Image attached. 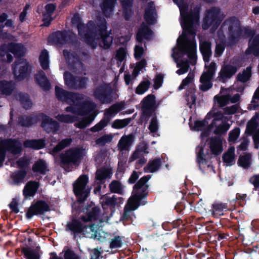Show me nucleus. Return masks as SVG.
<instances>
[{"label": "nucleus", "mask_w": 259, "mask_h": 259, "mask_svg": "<svg viewBox=\"0 0 259 259\" xmlns=\"http://www.w3.org/2000/svg\"><path fill=\"white\" fill-rule=\"evenodd\" d=\"M89 178L85 175L80 176L73 184V192L76 198V202L71 204L72 211L75 214L84 212L85 215H80L79 219L84 223L96 221L99 219L101 209L94 203L91 202L85 206L82 204L88 197L90 190L86 189Z\"/></svg>", "instance_id": "nucleus-1"}, {"label": "nucleus", "mask_w": 259, "mask_h": 259, "mask_svg": "<svg viewBox=\"0 0 259 259\" xmlns=\"http://www.w3.org/2000/svg\"><path fill=\"white\" fill-rule=\"evenodd\" d=\"M224 29L228 30V39L230 45L237 43L242 34L240 22L235 16L230 17L223 22L218 31L220 36L222 35L225 36L223 32Z\"/></svg>", "instance_id": "nucleus-2"}, {"label": "nucleus", "mask_w": 259, "mask_h": 259, "mask_svg": "<svg viewBox=\"0 0 259 259\" xmlns=\"http://www.w3.org/2000/svg\"><path fill=\"white\" fill-rule=\"evenodd\" d=\"M225 15L221 9L212 7L205 11L202 23L203 30H207L210 27V31L214 32L222 23Z\"/></svg>", "instance_id": "nucleus-3"}, {"label": "nucleus", "mask_w": 259, "mask_h": 259, "mask_svg": "<svg viewBox=\"0 0 259 259\" xmlns=\"http://www.w3.org/2000/svg\"><path fill=\"white\" fill-rule=\"evenodd\" d=\"M26 51V49L21 44H4L0 47V57L3 61L10 63L13 60V56L9 52L12 53L16 57H19L23 56Z\"/></svg>", "instance_id": "nucleus-4"}, {"label": "nucleus", "mask_w": 259, "mask_h": 259, "mask_svg": "<svg viewBox=\"0 0 259 259\" xmlns=\"http://www.w3.org/2000/svg\"><path fill=\"white\" fill-rule=\"evenodd\" d=\"M199 14L200 8L195 7L189 12H186L182 15L183 22L181 23L182 27L184 31H187L190 35H196V30L194 28L193 24L194 22L199 21Z\"/></svg>", "instance_id": "nucleus-5"}, {"label": "nucleus", "mask_w": 259, "mask_h": 259, "mask_svg": "<svg viewBox=\"0 0 259 259\" xmlns=\"http://www.w3.org/2000/svg\"><path fill=\"white\" fill-rule=\"evenodd\" d=\"M89 27L87 28L84 24L81 23L77 25L78 34L84 39L85 42L95 48L97 44L95 41L96 33V31L98 28L97 24H96L93 21H90L88 22Z\"/></svg>", "instance_id": "nucleus-6"}, {"label": "nucleus", "mask_w": 259, "mask_h": 259, "mask_svg": "<svg viewBox=\"0 0 259 259\" xmlns=\"http://www.w3.org/2000/svg\"><path fill=\"white\" fill-rule=\"evenodd\" d=\"M97 27L96 39L101 38V41L99 44L101 47L105 50L109 49L112 45L113 38L110 36V32L107 31V22L105 19L100 20L97 23Z\"/></svg>", "instance_id": "nucleus-7"}, {"label": "nucleus", "mask_w": 259, "mask_h": 259, "mask_svg": "<svg viewBox=\"0 0 259 259\" xmlns=\"http://www.w3.org/2000/svg\"><path fill=\"white\" fill-rule=\"evenodd\" d=\"M6 151L13 154L20 153L22 151L21 143L15 140H2L0 139V166L4 160Z\"/></svg>", "instance_id": "nucleus-8"}, {"label": "nucleus", "mask_w": 259, "mask_h": 259, "mask_svg": "<svg viewBox=\"0 0 259 259\" xmlns=\"http://www.w3.org/2000/svg\"><path fill=\"white\" fill-rule=\"evenodd\" d=\"M113 89L108 84L97 87L94 90V98L102 104H109L113 100Z\"/></svg>", "instance_id": "nucleus-9"}, {"label": "nucleus", "mask_w": 259, "mask_h": 259, "mask_svg": "<svg viewBox=\"0 0 259 259\" xmlns=\"http://www.w3.org/2000/svg\"><path fill=\"white\" fill-rule=\"evenodd\" d=\"M84 155V149L80 147L72 148L66 151V172L70 170V164L78 166Z\"/></svg>", "instance_id": "nucleus-10"}, {"label": "nucleus", "mask_w": 259, "mask_h": 259, "mask_svg": "<svg viewBox=\"0 0 259 259\" xmlns=\"http://www.w3.org/2000/svg\"><path fill=\"white\" fill-rule=\"evenodd\" d=\"M66 64H68L69 69L76 74H82L85 70V66L77 53L73 52L70 54L66 50Z\"/></svg>", "instance_id": "nucleus-11"}, {"label": "nucleus", "mask_w": 259, "mask_h": 259, "mask_svg": "<svg viewBox=\"0 0 259 259\" xmlns=\"http://www.w3.org/2000/svg\"><path fill=\"white\" fill-rule=\"evenodd\" d=\"M142 114L141 119L146 121L156 109V97L153 94H149L142 101Z\"/></svg>", "instance_id": "nucleus-12"}, {"label": "nucleus", "mask_w": 259, "mask_h": 259, "mask_svg": "<svg viewBox=\"0 0 259 259\" xmlns=\"http://www.w3.org/2000/svg\"><path fill=\"white\" fill-rule=\"evenodd\" d=\"M67 229L74 234L82 233L85 235L87 233L93 232L95 230V224L90 223L88 225L82 223L78 220L73 219L70 223H68Z\"/></svg>", "instance_id": "nucleus-13"}, {"label": "nucleus", "mask_w": 259, "mask_h": 259, "mask_svg": "<svg viewBox=\"0 0 259 259\" xmlns=\"http://www.w3.org/2000/svg\"><path fill=\"white\" fill-rule=\"evenodd\" d=\"M88 78L84 76H76L66 71V85L75 90H82L87 87Z\"/></svg>", "instance_id": "nucleus-14"}, {"label": "nucleus", "mask_w": 259, "mask_h": 259, "mask_svg": "<svg viewBox=\"0 0 259 259\" xmlns=\"http://www.w3.org/2000/svg\"><path fill=\"white\" fill-rule=\"evenodd\" d=\"M123 199L122 197H117L115 195L112 197L108 196L107 194L103 195L100 198V203L105 213L108 212L106 209H110V215H112L115 211L116 206Z\"/></svg>", "instance_id": "nucleus-15"}, {"label": "nucleus", "mask_w": 259, "mask_h": 259, "mask_svg": "<svg viewBox=\"0 0 259 259\" xmlns=\"http://www.w3.org/2000/svg\"><path fill=\"white\" fill-rule=\"evenodd\" d=\"M13 71L15 77L20 80L26 77L28 73L29 64L25 59H19L13 65Z\"/></svg>", "instance_id": "nucleus-16"}, {"label": "nucleus", "mask_w": 259, "mask_h": 259, "mask_svg": "<svg viewBox=\"0 0 259 259\" xmlns=\"http://www.w3.org/2000/svg\"><path fill=\"white\" fill-rule=\"evenodd\" d=\"M196 42L194 39H187L186 42L180 49V51L184 54H187L191 63L194 65L196 63Z\"/></svg>", "instance_id": "nucleus-17"}, {"label": "nucleus", "mask_w": 259, "mask_h": 259, "mask_svg": "<svg viewBox=\"0 0 259 259\" xmlns=\"http://www.w3.org/2000/svg\"><path fill=\"white\" fill-rule=\"evenodd\" d=\"M147 197V194L144 191L142 193L133 194L132 197L129 199L128 205L125 206H127L131 210H135L139 206L144 205L147 203V201L145 200Z\"/></svg>", "instance_id": "nucleus-18"}, {"label": "nucleus", "mask_w": 259, "mask_h": 259, "mask_svg": "<svg viewBox=\"0 0 259 259\" xmlns=\"http://www.w3.org/2000/svg\"><path fill=\"white\" fill-rule=\"evenodd\" d=\"M237 70L236 66L230 64H224L219 73L217 79L220 82L225 83L235 74Z\"/></svg>", "instance_id": "nucleus-19"}, {"label": "nucleus", "mask_w": 259, "mask_h": 259, "mask_svg": "<svg viewBox=\"0 0 259 259\" xmlns=\"http://www.w3.org/2000/svg\"><path fill=\"white\" fill-rule=\"evenodd\" d=\"M50 210L49 205L43 201H38L32 204L26 213V217L30 219L34 215L42 214Z\"/></svg>", "instance_id": "nucleus-20"}, {"label": "nucleus", "mask_w": 259, "mask_h": 259, "mask_svg": "<svg viewBox=\"0 0 259 259\" xmlns=\"http://www.w3.org/2000/svg\"><path fill=\"white\" fill-rule=\"evenodd\" d=\"M94 109L92 103L88 101L78 102L75 105V112L78 115H88Z\"/></svg>", "instance_id": "nucleus-21"}, {"label": "nucleus", "mask_w": 259, "mask_h": 259, "mask_svg": "<svg viewBox=\"0 0 259 259\" xmlns=\"http://www.w3.org/2000/svg\"><path fill=\"white\" fill-rule=\"evenodd\" d=\"M65 148V142L62 141L57 145L53 150L56 162L64 167L65 166V153L63 151Z\"/></svg>", "instance_id": "nucleus-22"}, {"label": "nucleus", "mask_w": 259, "mask_h": 259, "mask_svg": "<svg viewBox=\"0 0 259 259\" xmlns=\"http://www.w3.org/2000/svg\"><path fill=\"white\" fill-rule=\"evenodd\" d=\"M124 106V103L123 102H117L113 104L109 108L105 109L103 118L109 122L112 118L122 109Z\"/></svg>", "instance_id": "nucleus-23"}, {"label": "nucleus", "mask_w": 259, "mask_h": 259, "mask_svg": "<svg viewBox=\"0 0 259 259\" xmlns=\"http://www.w3.org/2000/svg\"><path fill=\"white\" fill-rule=\"evenodd\" d=\"M150 175H146L142 177L133 186L132 194L135 193H142L144 191L145 193L148 195V189L149 185L147 184V182L151 178Z\"/></svg>", "instance_id": "nucleus-24"}, {"label": "nucleus", "mask_w": 259, "mask_h": 259, "mask_svg": "<svg viewBox=\"0 0 259 259\" xmlns=\"http://www.w3.org/2000/svg\"><path fill=\"white\" fill-rule=\"evenodd\" d=\"M245 53L247 55H253L255 57L259 56V33L249 40L248 48Z\"/></svg>", "instance_id": "nucleus-25"}, {"label": "nucleus", "mask_w": 259, "mask_h": 259, "mask_svg": "<svg viewBox=\"0 0 259 259\" xmlns=\"http://www.w3.org/2000/svg\"><path fill=\"white\" fill-rule=\"evenodd\" d=\"M229 209L228 203L220 201H215L211 205V214L215 218H218L224 214V212Z\"/></svg>", "instance_id": "nucleus-26"}, {"label": "nucleus", "mask_w": 259, "mask_h": 259, "mask_svg": "<svg viewBox=\"0 0 259 259\" xmlns=\"http://www.w3.org/2000/svg\"><path fill=\"white\" fill-rule=\"evenodd\" d=\"M156 14V11L154 6V3L151 1L148 3L147 8L145 10L144 19L149 25L153 24L155 23V19L154 14Z\"/></svg>", "instance_id": "nucleus-27"}, {"label": "nucleus", "mask_w": 259, "mask_h": 259, "mask_svg": "<svg viewBox=\"0 0 259 259\" xmlns=\"http://www.w3.org/2000/svg\"><path fill=\"white\" fill-rule=\"evenodd\" d=\"M134 0H119L121 4L124 18L128 21L134 14L133 9Z\"/></svg>", "instance_id": "nucleus-28"}, {"label": "nucleus", "mask_w": 259, "mask_h": 259, "mask_svg": "<svg viewBox=\"0 0 259 259\" xmlns=\"http://www.w3.org/2000/svg\"><path fill=\"white\" fill-rule=\"evenodd\" d=\"M152 33L153 31L149 27L143 23L141 28L139 29L136 34V40L138 42L142 44L143 38L149 39V36L152 35Z\"/></svg>", "instance_id": "nucleus-29"}, {"label": "nucleus", "mask_w": 259, "mask_h": 259, "mask_svg": "<svg viewBox=\"0 0 259 259\" xmlns=\"http://www.w3.org/2000/svg\"><path fill=\"white\" fill-rule=\"evenodd\" d=\"M35 80L43 90L48 91L50 90L51 85L49 81L44 72L39 71L35 74Z\"/></svg>", "instance_id": "nucleus-30"}, {"label": "nucleus", "mask_w": 259, "mask_h": 259, "mask_svg": "<svg viewBox=\"0 0 259 259\" xmlns=\"http://www.w3.org/2000/svg\"><path fill=\"white\" fill-rule=\"evenodd\" d=\"M65 41V34L61 31H56L51 34L48 37L50 44L58 46L62 45Z\"/></svg>", "instance_id": "nucleus-31"}, {"label": "nucleus", "mask_w": 259, "mask_h": 259, "mask_svg": "<svg viewBox=\"0 0 259 259\" xmlns=\"http://www.w3.org/2000/svg\"><path fill=\"white\" fill-rule=\"evenodd\" d=\"M200 51L203 56L205 62H208L210 60L211 56V43L209 41H204L200 44Z\"/></svg>", "instance_id": "nucleus-32"}, {"label": "nucleus", "mask_w": 259, "mask_h": 259, "mask_svg": "<svg viewBox=\"0 0 259 259\" xmlns=\"http://www.w3.org/2000/svg\"><path fill=\"white\" fill-rule=\"evenodd\" d=\"M210 149L212 154L218 155L222 151V142L220 137H212L210 141Z\"/></svg>", "instance_id": "nucleus-33"}, {"label": "nucleus", "mask_w": 259, "mask_h": 259, "mask_svg": "<svg viewBox=\"0 0 259 259\" xmlns=\"http://www.w3.org/2000/svg\"><path fill=\"white\" fill-rule=\"evenodd\" d=\"M134 141V136L132 134L123 136L119 140L118 147L120 151L128 150Z\"/></svg>", "instance_id": "nucleus-34"}, {"label": "nucleus", "mask_w": 259, "mask_h": 259, "mask_svg": "<svg viewBox=\"0 0 259 259\" xmlns=\"http://www.w3.org/2000/svg\"><path fill=\"white\" fill-rule=\"evenodd\" d=\"M39 187V183L35 181L28 182L23 189V195L26 198L33 196Z\"/></svg>", "instance_id": "nucleus-35"}, {"label": "nucleus", "mask_w": 259, "mask_h": 259, "mask_svg": "<svg viewBox=\"0 0 259 259\" xmlns=\"http://www.w3.org/2000/svg\"><path fill=\"white\" fill-rule=\"evenodd\" d=\"M117 0H103L101 8L106 17H108L113 12Z\"/></svg>", "instance_id": "nucleus-36"}, {"label": "nucleus", "mask_w": 259, "mask_h": 259, "mask_svg": "<svg viewBox=\"0 0 259 259\" xmlns=\"http://www.w3.org/2000/svg\"><path fill=\"white\" fill-rule=\"evenodd\" d=\"M41 126L47 133H53L56 131L58 127L57 122L52 120V119L48 117H46L44 118L41 123Z\"/></svg>", "instance_id": "nucleus-37"}, {"label": "nucleus", "mask_w": 259, "mask_h": 259, "mask_svg": "<svg viewBox=\"0 0 259 259\" xmlns=\"http://www.w3.org/2000/svg\"><path fill=\"white\" fill-rule=\"evenodd\" d=\"M161 160L159 158H156L152 161H150L146 166L145 167V171L154 172L159 169L161 166Z\"/></svg>", "instance_id": "nucleus-38"}, {"label": "nucleus", "mask_w": 259, "mask_h": 259, "mask_svg": "<svg viewBox=\"0 0 259 259\" xmlns=\"http://www.w3.org/2000/svg\"><path fill=\"white\" fill-rule=\"evenodd\" d=\"M251 154L249 153H245L243 155L239 157L238 164L240 166L247 169L251 165Z\"/></svg>", "instance_id": "nucleus-39"}, {"label": "nucleus", "mask_w": 259, "mask_h": 259, "mask_svg": "<svg viewBox=\"0 0 259 259\" xmlns=\"http://www.w3.org/2000/svg\"><path fill=\"white\" fill-rule=\"evenodd\" d=\"M197 162L199 168L204 171L205 166L207 164L208 161L205 158V155L204 153V149L202 147H200L199 151L197 154Z\"/></svg>", "instance_id": "nucleus-40"}, {"label": "nucleus", "mask_w": 259, "mask_h": 259, "mask_svg": "<svg viewBox=\"0 0 259 259\" xmlns=\"http://www.w3.org/2000/svg\"><path fill=\"white\" fill-rule=\"evenodd\" d=\"M24 146L34 149H39L44 147V142L42 140H26L23 143Z\"/></svg>", "instance_id": "nucleus-41"}, {"label": "nucleus", "mask_w": 259, "mask_h": 259, "mask_svg": "<svg viewBox=\"0 0 259 259\" xmlns=\"http://www.w3.org/2000/svg\"><path fill=\"white\" fill-rule=\"evenodd\" d=\"M39 62L40 66L44 70H48L49 68V56L48 52L46 50H42L39 57Z\"/></svg>", "instance_id": "nucleus-42"}, {"label": "nucleus", "mask_w": 259, "mask_h": 259, "mask_svg": "<svg viewBox=\"0 0 259 259\" xmlns=\"http://www.w3.org/2000/svg\"><path fill=\"white\" fill-rule=\"evenodd\" d=\"M214 127H215V128L213 131V133L215 135L221 136L226 134L230 128V125L227 121H223L220 124L218 125L217 124Z\"/></svg>", "instance_id": "nucleus-43"}, {"label": "nucleus", "mask_w": 259, "mask_h": 259, "mask_svg": "<svg viewBox=\"0 0 259 259\" xmlns=\"http://www.w3.org/2000/svg\"><path fill=\"white\" fill-rule=\"evenodd\" d=\"M209 117H210V119L213 118L211 123L208 126V129L211 131L214 126H216L218 121L222 120L224 117V115L222 112L218 111L213 113L211 112V114L209 116Z\"/></svg>", "instance_id": "nucleus-44"}, {"label": "nucleus", "mask_w": 259, "mask_h": 259, "mask_svg": "<svg viewBox=\"0 0 259 259\" xmlns=\"http://www.w3.org/2000/svg\"><path fill=\"white\" fill-rule=\"evenodd\" d=\"M110 191L113 193L122 194L123 188L122 184L118 181L113 180L109 185Z\"/></svg>", "instance_id": "nucleus-45"}, {"label": "nucleus", "mask_w": 259, "mask_h": 259, "mask_svg": "<svg viewBox=\"0 0 259 259\" xmlns=\"http://www.w3.org/2000/svg\"><path fill=\"white\" fill-rule=\"evenodd\" d=\"M251 76V68L248 66L245 70L242 71V73H239L237 76V79L238 81H241V82L245 83L247 82L250 78Z\"/></svg>", "instance_id": "nucleus-46"}, {"label": "nucleus", "mask_w": 259, "mask_h": 259, "mask_svg": "<svg viewBox=\"0 0 259 259\" xmlns=\"http://www.w3.org/2000/svg\"><path fill=\"white\" fill-rule=\"evenodd\" d=\"M132 119L131 118H127L123 119H115L112 124V127L115 129H121L126 127L128 125Z\"/></svg>", "instance_id": "nucleus-47"}, {"label": "nucleus", "mask_w": 259, "mask_h": 259, "mask_svg": "<svg viewBox=\"0 0 259 259\" xmlns=\"http://www.w3.org/2000/svg\"><path fill=\"white\" fill-rule=\"evenodd\" d=\"M14 89V85L12 82L2 81L0 82V90L6 95H10Z\"/></svg>", "instance_id": "nucleus-48"}, {"label": "nucleus", "mask_w": 259, "mask_h": 259, "mask_svg": "<svg viewBox=\"0 0 259 259\" xmlns=\"http://www.w3.org/2000/svg\"><path fill=\"white\" fill-rule=\"evenodd\" d=\"M211 114V112L207 113L205 118L202 120H196L194 121V126L193 129L196 131H201L208 124L207 120L210 119L209 116Z\"/></svg>", "instance_id": "nucleus-49"}, {"label": "nucleus", "mask_w": 259, "mask_h": 259, "mask_svg": "<svg viewBox=\"0 0 259 259\" xmlns=\"http://www.w3.org/2000/svg\"><path fill=\"white\" fill-rule=\"evenodd\" d=\"M151 82L149 80L141 81L137 87L135 92L138 95H142L149 88Z\"/></svg>", "instance_id": "nucleus-50"}, {"label": "nucleus", "mask_w": 259, "mask_h": 259, "mask_svg": "<svg viewBox=\"0 0 259 259\" xmlns=\"http://www.w3.org/2000/svg\"><path fill=\"white\" fill-rule=\"evenodd\" d=\"M32 170L34 172L44 174L47 171V166L44 161L39 160L33 165Z\"/></svg>", "instance_id": "nucleus-51"}, {"label": "nucleus", "mask_w": 259, "mask_h": 259, "mask_svg": "<svg viewBox=\"0 0 259 259\" xmlns=\"http://www.w3.org/2000/svg\"><path fill=\"white\" fill-rule=\"evenodd\" d=\"M235 157V148L234 147H230L227 152L223 156V161L227 163H232Z\"/></svg>", "instance_id": "nucleus-52"}, {"label": "nucleus", "mask_w": 259, "mask_h": 259, "mask_svg": "<svg viewBox=\"0 0 259 259\" xmlns=\"http://www.w3.org/2000/svg\"><path fill=\"white\" fill-rule=\"evenodd\" d=\"M177 67L180 69L177 70L176 73L179 75H182L186 73L190 67L188 60H182L180 63L177 64Z\"/></svg>", "instance_id": "nucleus-53"}, {"label": "nucleus", "mask_w": 259, "mask_h": 259, "mask_svg": "<svg viewBox=\"0 0 259 259\" xmlns=\"http://www.w3.org/2000/svg\"><path fill=\"white\" fill-rule=\"evenodd\" d=\"M258 126V122L249 120L246 125L245 134L251 135L256 132Z\"/></svg>", "instance_id": "nucleus-54"}, {"label": "nucleus", "mask_w": 259, "mask_h": 259, "mask_svg": "<svg viewBox=\"0 0 259 259\" xmlns=\"http://www.w3.org/2000/svg\"><path fill=\"white\" fill-rule=\"evenodd\" d=\"M122 237L115 236L110 242V248L111 249L120 248L122 245Z\"/></svg>", "instance_id": "nucleus-55"}, {"label": "nucleus", "mask_w": 259, "mask_h": 259, "mask_svg": "<svg viewBox=\"0 0 259 259\" xmlns=\"http://www.w3.org/2000/svg\"><path fill=\"white\" fill-rule=\"evenodd\" d=\"M22 252L27 259H39L37 252L30 248H23Z\"/></svg>", "instance_id": "nucleus-56"}, {"label": "nucleus", "mask_w": 259, "mask_h": 259, "mask_svg": "<svg viewBox=\"0 0 259 259\" xmlns=\"http://www.w3.org/2000/svg\"><path fill=\"white\" fill-rule=\"evenodd\" d=\"M112 136L110 135H104L102 137L98 138L95 141L96 144L100 146H103L106 143L110 142L112 140Z\"/></svg>", "instance_id": "nucleus-57"}, {"label": "nucleus", "mask_w": 259, "mask_h": 259, "mask_svg": "<svg viewBox=\"0 0 259 259\" xmlns=\"http://www.w3.org/2000/svg\"><path fill=\"white\" fill-rule=\"evenodd\" d=\"M109 123L103 117L98 123L91 127V131L94 133L99 132L106 127Z\"/></svg>", "instance_id": "nucleus-58"}, {"label": "nucleus", "mask_w": 259, "mask_h": 259, "mask_svg": "<svg viewBox=\"0 0 259 259\" xmlns=\"http://www.w3.org/2000/svg\"><path fill=\"white\" fill-rule=\"evenodd\" d=\"M110 174L111 170L109 169H106L104 170H98L96 172V179L100 182H102L107 178Z\"/></svg>", "instance_id": "nucleus-59"}, {"label": "nucleus", "mask_w": 259, "mask_h": 259, "mask_svg": "<svg viewBox=\"0 0 259 259\" xmlns=\"http://www.w3.org/2000/svg\"><path fill=\"white\" fill-rule=\"evenodd\" d=\"M240 129L238 127H235L229 133L228 141L234 142L239 137Z\"/></svg>", "instance_id": "nucleus-60"}, {"label": "nucleus", "mask_w": 259, "mask_h": 259, "mask_svg": "<svg viewBox=\"0 0 259 259\" xmlns=\"http://www.w3.org/2000/svg\"><path fill=\"white\" fill-rule=\"evenodd\" d=\"M158 128L159 126L157 117L156 115H155L152 118L151 120L148 129L150 130L151 133L154 134L157 132Z\"/></svg>", "instance_id": "nucleus-61"}, {"label": "nucleus", "mask_w": 259, "mask_h": 259, "mask_svg": "<svg viewBox=\"0 0 259 259\" xmlns=\"http://www.w3.org/2000/svg\"><path fill=\"white\" fill-rule=\"evenodd\" d=\"M20 100L25 109H28L32 106V103L26 94H20Z\"/></svg>", "instance_id": "nucleus-62"}, {"label": "nucleus", "mask_w": 259, "mask_h": 259, "mask_svg": "<svg viewBox=\"0 0 259 259\" xmlns=\"http://www.w3.org/2000/svg\"><path fill=\"white\" fill-rule=\"evenodd\" d=\"M132 210H130V209H128L127 206H125L123 213L120 217V220L122 222L132 221Z\"/></svg>", "instance_id": "nucleus-63"}, {"label": "nucleus", "mask_w": 259, "mask_h": 259, "mask_svg": "<svg viewBox=\"0 0 259 259\" xmlns=\"http://www.w3.org/2000/svg\"><path fill=\"white\" fill-rule=\"evenodd\" d=\"M26 175V172L24 170H20L16 174L12 175V178L15 183H19L24 179Z\"/></svg>", "instance_id": "nucleus-64"}]
</instances>
